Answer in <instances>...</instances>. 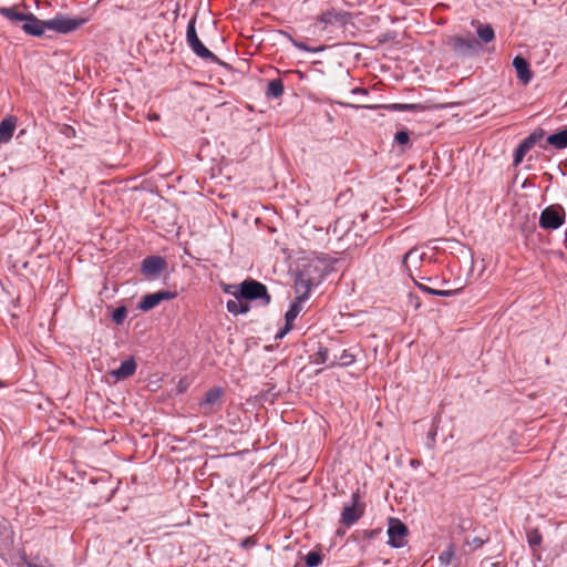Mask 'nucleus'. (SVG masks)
<instances>
[{
	"instance_id": "nucleus-32",
	"label": "nucleus",
	"mask_w": 567,
	"mask_h": 567,
	"mask_svg": "<svg viewBox=\"0 0 567 567\" xmlns=\"http://www.w3.org/2000/svg\"><path fill=\"white\" fill-rule=\"evenodd\" d=\"M394 141L399 145H408L410 142V134L406 131H399L394 135Z\"/></svg>"
},
{
	"instance_id": "nucleus-15",
	"label": "nucleus",
	"mask_w": 567,
	"mask_h": 567,
	"mask_svg": "<svg viewBox=\"0 0 567 567\" xmlns=\"http://www.w3.org/2000/svg\"><path fill=\"white\" fill-rule=\"evenodd\" d=\"M513 65L516 70L517 78L523 84H528L532 81L533 73L529 69L528 62L520 55H517L513 60Z\"/></svg>"
},
{
	"instance_id": "nucleus-10",
	"label": "nucleus",
	"mask_w": 567,
	"mask_h": 567,
	"mask_svg": "<svg viewBox=\"0 0 567 567\" xmlns=\"http://www.w3.org/2000/svg\"><path fill=\"white\" fill-rule=\"evenodd\" d=\"M176 295V292H172L168 290H159L154 293L146 295L141 300L138 308L143 311L152 310L153 308L157 307L162 301L174 299Z\"/></svg>"
},
{
	"instance_id": "nucleus-11",
	"label": "nucleus",
	"mask_w": 567,
	"mask_h": 567,
	"mask_svg": "<svg viewBox=\"0 0 567 567\" xmlns=\"http://www.w3.org/2000/svg\"><path fill=\"white\" fill-rule=\"evenodd\" d=\"M303 302L305 301L298 300L296 298V300L291 303L290 308L285 315V327L276 334V339H282L292 329V322L300 313L302 309L301 305Z\"/></svg>"
},
{
	"instance_id": "nucleus-5",
	"label": "nucleus",
	"mask_w": 567,
	"mask_h": 567,
	"mask_svg": "<svg viewBox=\"0 0 567 567\" xmlns=\"http://www.w3.org/2000/svg\"><path fill=\"white\" fill-rule=\"evenodd\" d=\"M565 219L566 212L564 207L559 204L550 205L540 213L539 226L547 230L558 229L564 225Z\"/></svg>"
},
{
	"instance_id": "nucleus-12",
	"label": "nucleus",
	"mask_w": 567,
	"mask_h": 567,
	"mask_svg": "<svg viewBox=\"0 0 567 567\" xmlns=\"http://www.w3.org/2000/svg\"><path fill=\"white\" fill-rule=\"evenodd\" d=\"M166 261L162 257H146L142 262V271L146 276H158L165 268Z\"/></svg>"
},
{
	"instance_id": "nucleus-1",
	"label": "nucleus",
	"mask_w": 567,
	"mask_h": 567,
	"mask_svg": "<svg viewBox=\"0 0 567 567\" xmlns=\"http://www.w3.org/2000/svg\"><path fill=\"white\" fill-rule=\"evenodd\" d=\"M10 0H0V14L12 22H23L22 29L31 35L40 37L48 29L45 20L38 19L32 13H22L18 11L17 4H9Z\"/></svg>"
},
{
	"instance_id": "nucleus-28",
	"label": "nucleus",
	"mask_w": 567,
	"mask_h": 567,
	"mask_svg": "<svg viewBox=\"0 0 567 567\" xmlns=\"http://www.w3.org/2000/svg\"><path fill=\"white\" fill-rule=\"evenodd\" d=\"M329 359V350L324 347H320L318 352L315 354V363L317 364H324L330 363Z\"/></svg>"
},
{
	"instance_id": "nucleus-31",
	"label": "nucleus",
	"mask_w": 567,
	"mask_h": 567,
	"mask_svg": "<svg viewBox=\"0 0 567 567\" xmlns=\"http://www.w3.org/2000/svg\"><path fill=\"white\" fill-rule=\"evenodd\" d=\"M127 311L124 307H120L114 310L112 318L116 324H122L125 320Z\"/></svg>"
},
{
	"instance_id": "nucleus-4",
	"label": "nucleus",
	"mask_w": 567,
	"mask_h": 567,
	"mask_svg": "<svg viewBox=\"0 0 567 567\" xmlns=\"http://www.w3.org/2000/svg\"><path fill=\"white\" fill-rule=\"evenodd\" d=\"M87 21L89 18L56 14L52 19L45 20V25L48 30H52L62 34H68L80 29Z\"/></svg>"
},
{
	"instance_id": "nucleus-2",
	"label": "nucleus",
	"mask_w": 567,
	"mask_h": 567,
	"mask_svg": "<svg viewBox=\"0 0 567 567\" xmlns=\"http://www.w3.org/2000/svg\"><path fill=\"white\" fill-rule=\"evenodd\" d=\"M224 292L234 296L235 298H243L245 300H262L264 305H268L271 300L267 288L264 284L247 279L240 285H225Z\"/></svg>"
},
{
	"instance_id": "nucleus-21",
	"label": "nucleus",
	"mask_w": 567,
	"mask_h": 567,
	"mask_svg": "<svg viewBox=\"0 0 567 567\" xmlns=\"http://www.w3.org/2000/svg\"><path fill=\"white\" fill-rule=\"evenodd\" d=\"M243 298H235L234 300H228L226 303L227 310L233 315L246 313L249 311V305L247 301H243Z\"/></svg>"
},
{
	"instance_id": "nucleus-14",
	"label": "nucleus",
	"mask_w": 567,
	"mask_h": 567,
	"mask_svg": "<svg viewBox=\"0 0 567 567\" xmlns=\"http://www.w3.org/2000/svg\"><path fill=\"white\" fill-rule=\"evenodd\" d=\"M223 393L220 388H213L205 394L204 400L200 402L205 414H209L215 410V406L220 402Z\"/></svg>"
},
{
	"instance_id": "nucleus-8",
	"label": "nucleus",
	"mask_w": 567,
	"mask_h": 567,
	"mask_svg": "<svg viewBox=\"0 0 567 567\" xmlns=\"http://www.w3.org/2000/svg\"><path fill=\"white\" fill-rule=\"evenodd\" d=\"M364 513V505L359 503V494H352V504L346 505L341 513V523L346 526L355 524Z\"/></svg>"
},
{
	"instance_id": "nucleus-39",
	"label": "nucleus",
	"mask_w": 567,
	"mask_h": 567,
	"mask_svg": "<svg viewBox=\"0 0 567 567\" xmlns=\"http://www.w3.org/2000/svg\"><path fill=\"white\" fill-rule=\"evenodd\" d=\"M565 247L567 248V231H566Z\"/></svg>"
},
{
	"instance_id": "nucleus-7",
	"label": "nucleus",
	"mask_w": 567,
	"mask_h": 567,
	"mask_svg": "<svg viewBox=\"0 0 567 567\" xmlns=\"http://www.w3.org/2000/svg\"><path fill=\"white\" fill-rule=\"evenodd\" d=\"M408 527L398 518H389L388 544L394 548H401L406 543Z\"/></svg>"
},
{
	"instance_id": "nucleus-37",
	"label": "nucleus",
	"mask_w": 567,
	"mask_h": 567,
	"mask_svg": "<svg viewBox=\"0 0 567 567\" xmlns=\"http://www.w3.org/2000/svg\"><path fill=\"white\" fill-rule=\"evenodd\" d=\"M353 93H363V94H367V90L365 89H360V87H357L352 91Z\"/></svg>"
},
{
	"instance_id": "nucleus-22",
	"label": "nucleus",
	"mask_w": 567,
	"mask_h": 567,
	"mask_svg": "<svg viewBox=\"0 0 567 567\" xmlns=\"http://www.w3.org/2000/svg\"><path fill=\"white\" fill-rule=\"evenodd\" d=\"M547 143L557 150L567 147V128L549 135L547 137Z\"/></svg>"
},
{
	"instance_id": "nucleus-9",
	"label": "nucleus",
	"mask_w": 567,
	"mask_h": 567,
	"mask_svg": "<svg viewBox=\"0 0 567 567\" xmlns=\"http://www.w3.org/2000/svg\"><path fill=\"white\" fill-rule=\"evenodd\" d=\"M544 136L543 130L534 131L528 137H526L515 150L513 164L518 166L525 155L534 147V145L542 140Z\"/></svg>"
},
{
	"instance_id": "nucleus-16",
	"label": "nucleus",
	"mask_w": 567,
	"mask_h": 567,
	"mask_svg": "<svg viewBox=\"0 0 567 567\" xmlns=\"http://www.w3.org/2000/svg\"><path fill=\"white\" fill-rule=\"evenodd\" d=\"M136 367L135 360L130 358L123 361L120 368L112 370L110 374L114 378V381L124 380L135 373Z\"/></svg>"
},
{
	"instance_id": "nucleus-27",
	"label": "nucleus",
	"mask_w": 567,
	"mask_h": 567,
	"mask_svg": "<svg viewBox=\"0 0 567 567\" xmlns=\"http://www.w3.org/2000/svg\"><path fill=\"white\" fill-rule=\"evenodd\" d=\"M542 534L538 529H530L527 532V542L532 548H535L542 543Z\"/></svg>"
},
{
	"instance_id": "nucleus-29",
	"label": "nucleus",
	"mask_w": 567,
	"mask_h": 567,
	"mask_svg": "<svg viewBox=\"0 0 567 567\" xmlns=\"http://www.w3.org/2000/svg\"><path fill=\"white\" fill-rule=\"evenodd\" d=\"M454 557V547L453 545L449 546L447 549L442 551L439 556V560L442 565L449 566Z\"/></svg>"
},
{
	"instance_id": "nucleus-30",
	"label": "nucleus",
	"mask_w": 567,
	"mask_h": 567,
	"mask_svg": "<svg viewBox=\"0 0 567 567\" xmlns=\"http://www.w3.org/2000/svg\"><path fill=\"white\" fill-rule=\"evenodd\" d=\"M306 560V565L308 567H317L321 560H322V557L319 553L317 551H309L305 558Z\"/></svg>"
},
{
	"instance_id": "nucleus-34",
	"label": "nucleus",
	"mask_w": 567,
	"mask_h": 567,
	"mask_svg": "<svg viewBox=\"0 0 567 567\" xmlns=\"http://www.w3.org/2000/svg\"><path fill=\"white\" fill-rule=\"evenodd\" d=\"M485 540L482 539L481 537H474L472 540H466V544L473 547V549L480 548L481 546H483Z\"/></svg>"
},
{
	"instance_id": "nucleus-18",
	"label": "nucleus",
	"mask_w": 567,
	"mask_h": 567,
	"mask_svg": "<svg viewBox=\"0 0 567 567\" xmlns=\"http://www.w3.org/2000/svg\"><path fill=\"white\" fill-rule=\"evenodd\" d=\"M17 126V118L8 116L0 122V144L8 143L14 133Z\"/></svg>"
},
{
	"instance_id": "nucleus-36",
	"label": "nucleus",
	"mask_w": 567,
	"mask_h": 567,
	"mask_svg": "<svg viewBox=\"0 0 567 567\" xmlns=\"http://www.w3.org/2000/svg\"><path fill=\"white\" fill-rule=\"evenodd\" d=\"M187 388V383L184 380H181L178 383V390L179 392H184Z\"/></svg>"
},
{
	"instance_id": "nucleus-24",
	"label": "nucleus",
	"mask_w": 567,
	"mask_h": 567,
	"mask_svg": "<svg viewBox=\"0 0 567 567\" xmlns=\"http://www.w3.org/2000/svg\"><path fill=\"white\" fill-rule=\"evenodd\" d=\"M477 35L483 42L488 43L494 40L495 32L489 24H480L477 28Z\"/></svg>"
},
{
	"instance_id": "nucleus-26",
	"label": "nucleus",
	"mask_w": 567,
	"mask_h": 567,
	"mask_svg": "<svg viewBox=\"0 0 567 567\" xmlns=\"http://www.w3.org/2000/svg\"><path fill=\"white\" fill-rule=\"evenodd\" d=\"M417 287L424 291V292H427L430 295H433V296H440V297H450V296H453L456 291L455 290H437V289H432L425 285H422V284H417Z\"/></svg>"
},
{
	"instance_id": "nucleus-6",
	"label": "nucleus",
	"mask_w": 567,
	"mask_h": 567,
	"mask_svg": "<svg viewBox=\"0 0 567 567\" xmlns=\"http://www.w3.org/2000/svg\"><path fill=\"white\" fill-rule=\"evenodd\" d=\"M186 40L193 52L202 59L209 60L218 63L219 59L212 51H209L198 39L195 29V18H193L187 25Z\"/></svg>"
},
{
	"instance_id": "nucleus-33",
	"label": "nucleus",
	"mask_w": 567,
	"mask_h": 567,
	"mask_svg": "<svg viewBox=\"0 0 567 567\" xmlns=\"http://www.w3.org/2000/svg\"><path fill=\"white\" fill-rule=\"evenodd\" d=\"M394 109L399 111H417L422 110V106L419 104H395Z\"/></svg>"
},
{
	"instance_id": "nucleus-35",
	"label": "nucleus",
	"mask_w": 567,
	"mask_h": 567,
	"mask_svg": "<svg viewBox=\"0 0 567 567\" xmlns=\"http://www.w3.org/2000/svg\"><path fill=\"white\" fill-rule=\"evenodd\" d=\"M256 539L254 537H247L241 542V547L245 549H249L256 545Z\"/></svg>"
},
{
	"instance_id": "nucleus-23",
	"label": "nucleus",
	"mask_w": 567,
	"mask_h": 567,
	"mask_svg": "<svg viewBox=\"0 0 567 567\" xmlns=\"http://www.w3.org/2000/svg\"><path fill=\"white\" fill-rule=\"evenodd\" d=\"M267 96L278 99L284 94V83L280 79L271 80L268 83Z\"/></svg>"
},
{
	"instance_id": "nucleus-3",
	"label": "nucleus",
	"mask_w": 567,
	"mask_h": 567,
	"mask_svg": "<svg viewBox=\"0 0 567 567\" xmlns=\"http://www.w3.org/2000/svg\"><path fill=\"white\" fill-rule=\"evenodd\" d=\"M320 278L321 275L319 274L317 264H305L302 269L299 270L295 281V289L298 293L297 299L306 301L311 288L319 284Z\"/></svg>"
},
{
	"instance_id": "nucleus-20",
	"label": "nucleus",
	"mask_w": 567,
	"mask_h": 567,
	"mask_svg": "<svg viewBox=\"0 0 567 567\" xmlns=\"http://www.w3.org/2000/svg\"><path fill=\"white\" fill-rule=\"evenodd\" d=\"M17 566H24V567H53L51 561L43 557H30L25 553H22L20 555V561L17 563Z\"/></svg>"
},
{
	"instance_id": "nucleus-13",
	"label": "nucleus",
	"mask_w": 567,
	"mask_h": 567,
	"mask_svg": "<svg viewBox=\"0 0 567 567\" xmlns=\"http://www.w3.org/2000/svg\"><path fill=\"white\" fill-rule=\"evenodd\" d=\"M451 45L454 51L466 54L471 52H475L478 48V42L472 38H462V37H454L451 40Z\"/></svg>"
},
{
	"instance_id": "nucleus-17",
	"label": "nucleus",
	"mask_w": 567,
	"mask_h": 567,
	"mask_svg": "<svg viewBox=\"0 0 567 567\" xmlns=\"http://www.w3.org/2000/svg\"><path fill=\"white\" fill-rule=\"evenodd\" d=\"M318 21L327 24H346L348 21V13L343 11H336V10H329L323 12L319 18Z\"/></svg>"
},
{
	"instance_id": "nucleus-25",
	"label": "nucleus",
	"mask_w": 567,
	"mask_h": 567,
	"mask_svg": "<svg viewBox=\"0 0 567 567\" xmlns=\"http://www.w3.org/2000/svg\"><path fill=\"white\" fill-rule=\"evenodd\" d=\"M353 362H354V355L344 350L342 352V354L338 358V360H337V358H334L333 360H331L329 365L333 367L336 364H339L341 367H348V365L352 364Z\"/></svg>"
},
{
	"instance_id": "nucleus-38",
	"label": "nucleus",
	"mask_w": 567,
	"mask_h": 567,
	"mask_svg": "<svg viewBox=\"0 0 567 567\" xmlns=\"http://www.w3.org/2000/svg\"><path fill=\"white\" fill-rule=\"evenodd\" d=\"M299 49L301 50H305V51H309V49L303 44V43H299V44H296Z\"/></svg>"
},
{
	"instance_id": "nucleus-19",
	"label": "nucleus",
	"mask_w": 567,
	"mask_h": 567,
	"mask_svg": "<svg viewBox=\"0 0 567 567\" xmlns=\"http://www.w3.org/2000/svg\"><path fill=\"white\" fill-rule=\"evenodd\" d=\"M425 257V252L420 251L417 248L410 249L403 257V266L411 274L412 267L417 268Z\"/></svg>"
}]
</instances>
